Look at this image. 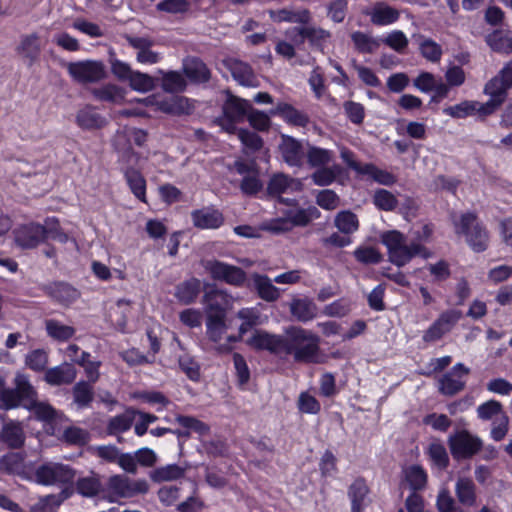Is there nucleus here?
<instances>
[{"mask_svg":"<svg viewBox=\"0 0 512 512\" xmlns=\"http://www.w3.org/2000/svg\"><path fill=\"white\" fill-rule=\"evenodd\" d=\"M375 26H389L400 18V11L384 1L376 2L369 10L364 12Z\"/></svg>","mask_w":512,"mask_h":512,"instance_id":"obj_18","label":"nucleus"},{"mask_svg":"<svg viewBox=\"0 0 512 512\" xmlns=\"http://www.w3.org/2000/svg\"><path fill=\"white\" fill-rule=\"evenodd\" d=\"M436 507L439 512H464L456 503L447 488H441L436 498Z\"/></svg>","mask_w":512,"mask_h":512,"instance_id":"obj_60","label":"nucleus"},{"mask_svg":"<svg viewBox=\"0 0 512 512\" xmlns=\"http://www.w3.org/2000/svg\"><path fill=\"white\" fill-rule=\"evenodd\" d=\"M290 312L300 322H308L317 315V306L309 298H295L291 301Z\"/></svg>","mask_w":512,"mask_h":512,"instance_id":"obj_32","label":"nucleus"},{"mask_svg":"<svg viewBox=\"0 0 512 512\" xmlns=\"http://www.w3.org/2000/svg\"><path fill=\"white\" fill-rule=\"evenodd\" d=\"M95 99L103 102L120 104L124 101L125 91L115 84H105L101 87L91 89Z\"/></svg>","mask_w":512,"mask_h":512,"instance_id":"obj_39","label":"nucleus"},{"mask_svg":"<svg viewBox=\"0 0 512 512\" xmlns=\"http://www.w3.org/2000/svg\"><path fill=\"white\" fill-rule=\"evenodd\" d=\"M461 317L457 310H447L441 313L438 318L424 331L422 340L426 344L439 341L449 333Z\"/></svg>","mask_w":512,"mask_h":512,"instance_id":"obj_12","label":"nucleus"},{"mask_svg":"<svg viewBox=\"0 0 512 512\" xmlns=\"http://www.w3.org/2000/svg\"><path fill=\"white\" fill-rule=\"evenodd\" d=\"M478 101L465 100L443 109V113L455 119H462L476 114Z\"/></svg>","mask_w":512,"mask_h":512,"instance_id":"obj_50","label":"nucleus"},{"mask_svg":"<svg viewBox=\"0 0 512 512\" xmlns=\"http://www.w3.org/2000/svg\"><path fill=\"white\" fill-rule=\"evenodd\" d=\"M469 369L462 363L455 364L450 371L438 379V391L445 396H453L465 387V377Z\"/></svg>","mask_w":512,"mask_h":512,"instance_id":"obj_13","label":"nucleus"},{"mask_svg":"<svg viewBox=\"0 0 512 512\" xmlns=\"http://www.w3.org/2000/svg\"><path fill=\"white\" fill-rule=\"evenodd\" d=\"M40 37L36 33L22 36L17 47L18 53L26 60L28 64L33 65L41 53Z\"/></svg>","mask_w":512,"mask_h":512,"instance_id":"obj_27","label":"nucleus"},{"mask_svg":"<svg viewBox=\"0 0 512 512\" xmlns=\"http://www.w3.org/2000/svg\"><path fill=\"white\" fill-rule=\"evenodd\" d=\"M373 204L381 211H393L399 202L392 192L386 189H377L373 195Z\"/></svg>","mask_w":512,"mask_h":512,"instance_id":"obj_53","label":"nucleus"},{"mask_svg":"<svg viewBox=\"0 0 512 512\" xmlns=\"http://www.w3.org/2000/svg\"><path fill=\"white\" fill-rule=\"evenodd\" d=\"M295 31L304 39H307L311 46L324 51L331 39V33L320 27H301L294 28Z\"/></svg>","mask_w":512,"mask_h":512,"instance_id":"obj_30","label":"nucleus"},{"mask_svg":"<svg viewBox=\"0 0 512 512\" xmlns=\"http://www.w3.org/2000/svg\"><path fill=\"white\" fill-rule=\"evenodd\" d=\"M77 376L73 364L63 362L62 364L46 370L44 380L52 386H60L72 383Z\"/></svg>","mask_w":512,"mask_h":512,"instance_id":"obj_23","label":"nucleus"},{"mask_svg":"<svg viewBox=\"0 0 512 512\" xmlns=\"http://www.w3.org/2000/svg\"><path fill=\"white\" fill-rule=\"evenodd\" d=\"M320 338L301 327H291L284 336L282 355H292L295 362L320 363Z\"/></svg>","mask_w":512,"mask_h":512,"instance_id":"obj_1","label":"nucleus"},{"mask_svg":"<svg viewBox=\"0 0 512 512\" xmlns=\"http://www.w3.org/2000/svg\"><path fill=\"white\" fill-rule=\"evenodd\" d=\"M24 457L21 453L10 452L0 459V470L8 474L20 475L24 473Z\"/></svg>","mask_w":512,"mask_h":512,"instance_id":"obj_44","label":"nucleus"},{"mask_svg":"<svg viewBox=\"0 0 512 512\" xmlns=\"http://www.w3.org/2000/svg\"><path fill=\"white\" fill-rule=\"evenodd\" d=\"M128 44L137 50L136 60L140 64L153 65L160 61L161 55L153 51V42L147 37L127 36Z\"/></svg>","mask_w":512,"mask_h":512,"instance_id":"obj_21","label":"nucleus"},{"mask_svg":"<svg viewBox=\"0 0 512 512\" xmlns=\"http://www.w3.org/2000/svg\"><path fill=\"white\" fill-rule=\"evenodd\" d=\"M350 37L354 49L361 54H373L381 45L380 39L362 31H354Z\"/></svg>","mask_w":512,"mask_h":512,"instance_id":"obj_38","label":"nucleus"},{"mask_svg":"<svg viewBox=\"0 0 512 512\" xmlns=\"http://www.w3.org/2000/svg\"><path fill=\"white\" fill-rule=\"evenodd\" d=\"M77 125L85 130L100 129L107 123L106 119L92 106H85L76 115Z\"/></svg>","mask_w":512,"mask_h":512,"instance_id":"obj_33","label":"nucleus"},{"mask_svg":"<svg viewBox=\"0 0 512 512\" xmlns=\"http://www.w3.org/2000/svg\"><path fill=\"white\" fill-rule=\"evenodd\" d=\"M46 291L51 298L64 305L71 304L80 295L76 288L63 282L49 285Z\"/></svg>","mask_w":512,"mask_h":512,"instance_id":"obj_36","label":"nucleus"},{"mask_svg":"<svg viewBox=\"0 0 512 512\" xmlns=\"http://www.w3.org/2000/svg\"><path fill=\"white\" fill-rule=\"evenodd\" d=\"M193 225L198 229H218L224 223L222 212L212 206L203 207L191 212Z\"/></svg>","mask_w":512,"mask_h":512,"instance_id":"obj_20","label":"nucleus"},{"mask_svg":"<svg viewBox=\"0 0 512 512\" xmlns=\"http://www.w3.org/2000/svg\"><path fill=\"white\" fill-rule=\"evenodd\" d=\"M381 242L387 249L390 263L397 267L408 264L415 256L428 258L430 252L419 242L407 243L406 236L398 230H389L381 234Z\"/></svg>","mask_w":512,"mask_h":512,"instance_id":"obj_2","label":"nucleus"},{"mask_svg":"<svg viewBox=\"0 0 512 512\" xmlns=\"http://www.w3.org/2000/svg\"><path fill=\"white\" fill-rule=\"evenodd\" d=\"M405 480L414 492L423 490L427 485V473L419 465H411L404 470Z\"/></svg>","mask_w":512,"mask_h":512,"instance_id":"obj_43","label":"nucleus"},{"mask_svg":"<svg viewBox=\"0 0 512 512\" xmlns=\"http://www.w3.org/2000/svg\"><path fill=\"white\" fill-rule=\"evenodd\" d=\"M448 445L454 459H468L477 454L482 448L479 437L467 430H459L448 438Z\"/></svg>","mask_w":512,"mask_h":512,"instance_id":"obj_10","label":"nucleus"},{"mask_svg":"<svg viewBox=\"0 0 512 512\" xmlns=\"http://www.w3.org/2000/svg\"><path fill=\"white\" fill-rule=\"evenodd\" d=\"M334 225L340 232L344 234H352L358 230L359 221L356 214L350 210H343L335 216Z\"/></svg>","mask_w":512,"mask_h":512,"instance_id":"obj_45","label":"nucleus"},{"mask_svg":"<svg viewBox=\"0 0 512 512\" xmlns=\"http://www.w3.org/2000/svg\"><path fill=\"white\" fill-rule=\"evenodd\" d=\"M510 88L511 87L504 82V79L497 74L485 84L483 92L485 95L496 100H501V103H503Z\"/></svg>","mask_w":512,"mask_h":512,"instance_id":"obj_46","label":"nucleus"},{"mask_svg":"<svg viewBox=\"0 0 512 512\" xmlns=\"http://www.w3.org/2000/svg\"><path fill=\"white\" fill-rule=\"evenodd\" d=\"M69 75L78 83H96L105 78V67L100 61L85 60L67 64Z\"/></svg>","mask_w":512,"mask_h":512,"instance_id":"obj_11","label":"nucleus"},{"mask_svg":"<svg viewBox=\"0 0 512 512\" xmlns=\"http://www.w3.org/2000/svg\"><path fill=\"white\" fill-rule=\"evenodd\" d=\"M183 70L187 78L195 83L207 82L210 78V71L206 64L195 57L184 60Z\"/></svg>","mask_w":512,"mask_h":512,"instance_id":"obj_34","label":"nucleus"},{"mask_svg":"<svg viewBox=\"0 0 512 512\" xmlns=\"http://www.w3.org/2000/svg\"><path fill=\"white\" fill-rule=\"evenodd\" d=\"M73 398L78 407H88L94 398L92 384L85 381L77 382L73 387Z\"/></svg>","mask_w":512,"mask_h":512,"instance_id":"obj_51","label":"nucleus"},{"mask_svg":"<svg viewBox=\"0 0 512 512\" xmlns=\"http://www.w3.org/2000/svg\"><path fill=\"white\" fill-rule=\"evenodd\" d=\"M43 228L45 230V240L51 238L60 243H66L69 239L68 235L60 227L58 219L55 217H47L44 220Z\"/></svg>","mask_w":512,"mask_h":512,"instance_id":"obj_61","label":"nucleus"},{"mask_svg":"<svg viewBox=\"0 0 512 512\" xmlns=\"http://www.w3.org/2000/svg\"><path fill=\"white\" fill-rule=\"evenodd\" d=\"M360 175H367L381 185L391 186L396 183V177L392 173L382 170L372 163L364 164Z\"/></svg>","mask_w":512,"mask_h":512,"instance_id":"obj_48","label":"nucleus"},{"mask_svg":"<svg viewBox=\"0 0 512 512\" xmlns=\"http://www.w3.org/2000/svg\"><path fill=\"white\" fill-rule=\"evenodd\" d=\"M201 289V282L197 278H190L178 284L175 288V297L182 304L193 303L198 297Z\"/></svg>","mask_w":512,"mask_h":512,"instance_id":"obj_37","label":"nucleus"},{"mask_svg":"<svg viewBox=\"0 0 512 512\" xmlns=\"http://www.w3.org/2000/svg\"><path fill=\"white\" fill-rule=\"evenodd\" d=\"M101 490V482L97 475L79 478L76 482V491L83 497L92 498Z\"/></svg>","mask_w":512,"mask_h":512,"instance_id":"obj_49","label":"nucleus"},{"mask_svg":"<svg viewBox=\"0 0 512 512\" xmlns=\"http://www.w3.org/2000/svg\"><path fill=\"white\" fill-rule=\"evenodd\" d=\"M136 410L127 409L123 414L110 418L107 431L110 435H116L128 431L134 421Z\"/></svg>","mask_w":512,"mask_h":512,"instance_id":"obj_41","label":"nucleus"},{"mask_svg":"<svg viewBox=\"0 0 512 512\" xmlns=\"http://www.w3.org/2000/svg\"><path fill=\"white\" fill-rule=\"evenodd\" d=\"M63 502V498L50 494L41 497L39 501L30 507L31 512H54Z\"/></svg>","mask_w":512,"mask_h":512,"instance_id":"obj_64","label":"nucleus"},{"mask_svg":"<svg viewBox=\"0 0 512 512\" xmlns=\"http://www.w3.org/2000/svg\"><path fill=\"white\" fill-rule=\"evenodd\" d=\"M455 495L458 502L467 507H473L477 501L476 485L472 478L459 476L455 483Z\"/></svg>","mask_w":512,"mask_h":512,"instance_id":"obj_25","label":"nucleus"},{"mask_svg":"<svg viewBox=\"0 0 512 512\" xmlns=\"http://www.w3.org/2000/svg\"><path fill=\"white\" fill-rule=\"evenodd\" d=\"M270 114L280 116L285 122L293 126L304 127L309 122V117L305 113L287 103L277 104L270 111Z\"/></svg>","mask_w":512,"mask_h":512,"instance_id":"obj_28","label":"nucleus"},{"mask_svg":"<svg viewBox=\"0 0 512 512\" xmlns=\"http://www.w3.org/2000/svg\"><path fill=\"white\" fill-rule=\"evenodd\" d=\"M226 66L231 72L232 77L240 85L246 87H258L259 80L252 68L245 62L237 59H228Z\"/></svg>","mask_w":512,"mask_h":512,"instance_id":"obj_22","label":"nucleus"},{"mask_svg":"<svg viewBox=\"0 0 512 512\" xmlns=\"http://www.w3.org/2000/svg\"><path fill=\"white\" fill-rule=\"evenodd\" d=\"M318 216L319 212L315 207L307 209L290 208L284 211L280 217L263 221L260 228L272 234H281L292 230L296 226H306Z\"/></svg>","mask_w":512,"mask_h":512,"instance_id":"obj_3","label":"nucleus"},{"mask_svg":"<svg viewBox=\"0 0 512 512\" xmlns=\"http://www.w3.org/2000/svg\"><path fill=\"white\" fill-rule=\"evenodd\" d=\"M202 266L211 278L235 287H242L245 284L246 272L238 267L216 259L202 261Z\"/></svg>","mask_w":512,"mask_h":512,"instance_id":"obj_9","label":"nucleus"},{"mask_svg":"<svg viewBox=\"0 0 512 512\" xmlns=\"http://www.w3.org/2000/svg\"><path fill=\"white\" fill-rule=\"evenodd\" d=\"M187 469V465L167 464L155 468L150 472L149 476L155 483L176 481L184 477Z\"/></svg>","mask_w":512,"mask_h":512,"instance_id":"obj_29","label":"nucleus"},{"mask_svg":"<svg viewBox=\"0 0 512 512\" xmlns=\"http://www.w3.org/2000/svg\"><path fill=\"white\" fill-rule=\"evenodd\" d=\"M251 277L254 289L261 299L267 302H274L280 297L279 289L268 276L254 273Z\"/></svg>","mask_w":512,"mask_h":512,"instance_id":"obj_31","label":"nucleus"},{"mask_svg":"<svg viewBox=\"0 0 512 512\" xmlns=\"http://www.w3.org/2000/svg\"><path fill=\"white\" fill-rule=\"evenodd\" d=\"M175 421L189 433L194 431L204 435L209 431V427L204 422L192 416L177 415Z\"/></svg>","mask_w":512,"mask_h":512,"instance_id":"obj_63","label":"nucleus"},{"mask_svg":"<svg viewBox=\"0 0 512 512\" xmlns=\"http://www.w3.org/2000/svg\"><path fill=\"white\" fill-rule=\"evenodd\" d=\"M138 158L139 155L133 149L128 148L121 154L119 162L124 164L121 171L131 193L141 202L147 203L146 180L138 169L128 165L133 159L134 162H137Z\"/></svg>","mask_w":512,"mask_h":512,"instance_id":"obj_7","label":"nucleus"},{"mask_svg":"<svg viewBox=\"0 0 512 512\" xmlns=\"http://www.w3.org/2000/svg\"><path fill=\"white\" fill-rule=\"evenodd\" d=\"M369 489L362 478L354 480L348 488V497L351 501V506H364V500L368 495Z\"/></svg>","mask_w":512,"mask_h":512,"instance_id":"obj_58","label":"nucleus"},{"mask_svg":"<svg viewBox=\"0 0 512 512\" xmlns=\"http://www.w3.org/2000/svg\"><path fill=\"white\" fill-rule=\"evenodd\" d=\"M455 230L458 234L466 237L468 245L475 252H482L487 249L489 234L485 227L478 221L476 214L466 212L455 222Z\"/></svg>","mask_w":512,"mask_h":512,"instance_id":"obj_5","label":"nucleus"},{"mask_svg":"<svg viewBox=\"0 0 512 512\" xmlns=\"http://www.w3.org/2000/svg\"><path fill=\"white\" fill-rule=\"evenodd\" d=\"M339 171L340 169L336 165L332 167H319L311 175V179L315 185L328 186L335 181Z\"/></svg>","mask_w":512,"mask_h":512,"instance_id":"obj_62","label":"nucleus"},{"mask_svg":"<svg viewBox=\"0 0 512 512\" xmlns=\"http://www.w3.org/2000/svg\"><path fill=\"white\" fill-rule=\"evenodd\" d=\"M15 391L18 392L20 401L30 404L37 399V391L30 383L29 377L23 373H17L14 379Z\"/></svg>","mask_w":512,"mask_h":512,"instance_id":"obj_42","label":"nucleus"},{"mask_svg":"<svg viewBox=\"0 0 512 512\" xmlns=\"http://www.w3.org/2000/svg\"><path fill=\"white\" fill-rule=\"evenodd\" d=\"M279 150L284 162L291 167H301L306 151L300 141L292 136L282 135Z\"/></svg>","mask_w":512,"mask_h":512,"instance_id":"obj_17","label":"nucleus"},{"mask_svg":"<svg viewBox=\"0 0 512 512\" xmlns=\"http://www.w3.org/2000/svg\"><path fill=\"white\" fill-rule=\"evenodd\" d=\"M156 108L170 115H189L194 110V105L186 97L174 96L156 102Z\"/></svg>","mask_w":512,"mask_h":512,"instance_id":"obj_24","label":"nucleus"},{"mask_svg":"<svg viewBox=\"0 0 512 512\" xmlns=\"http://www.w3.org/2000/svg\"><path fill=\"white\" fill-rule=\"evenodd\" d=\"M14 238L17 245L24 249H32L45 241L43 225L30 222L18 226L14 230Z\"/></svg>","mask_w":512,"mask_h":512,"instance_id":"obj_14","label":"nucleus"},{"mask_svg":"<svg viewBox=\"0 0 512 512\" xmlns=\"http://www.w3.org/2000/svg\"><path fill=\"white\" fill-rule=\"evenodd\" d=\"M206 302V315H223L226 318V311L234 305L235 298L226 290L214 289L204 296Z\"/></svg>","mask_w":512,"mask_h":512,"instance_id":"obj_16","label":"nucleus"},{"mask_svg":"<svg viewBox=\"0 0 512 512\" xmlns=\"http://www.w3.org/2000/svg\"><path fill=\"white\" fill-rule=\"evenodd\" d=\"M419 50L421 55L430 62H439L442 56L441 46L430 38L419 36Z\"/></svg>","mask_w":512,"mask_h":512,"instance_id":"obj_55","label":"nucleus"},{"mask_svg":"<svg viewBox=\"0 0 512 512\" xmlns=\"http://www.w3.org/2000/svg\"><path fill=\"white\" fill-rule=\"evenodd\" d=\"M23 406L31 411L35 418L40 421L51 422L56 418V410L46 402L35 399L30 404H23Z\"/></svg>","mask_w":512,"mask_h":512,"instance_id":"obj_52","label":"nucleus"},{"mask_svg":"<svg viewBox=\"0 0 512 512\" xmlns=\"http://www.w3.org/2000/svg\"><path fill=\"white\" fill-rule=\"evenodd\" d=\"M45 328L48 336L58 341H67L75 334V329L72 326L62 324L54 319L47 320Z\"/></svg>","mask_w":512,"mask_h":512,"instance_id":"obj_47","label":"nucleus"},{"mask_svg":"<svg viewBox=\"0 0 512 512\" xmlns=\"http://www.w3.org/2000/svg\"><path fill=\"white\" fill-rule=\"evenodd\" d=\"M246 343L255 350H266L281 356L284 349V336L272 334L265 330H256L247 339Z\"/></svg>","mask_w":512,"mask_h":512,"instance_id":"obj_15","label":"nucleus"},{"mask_svg":"<svg viewBox=\"0 0 512 512\" xmlns=\"http://www.w3.org/2000/svg\"><path fill=\"white\" fill-rule=\"evenodd\" d=\"M48 362L49 356L45 349H34L25 356V365L35 372L44 371Z\"/></svg>","mask_w":512,"mask_h":512,"instance_id":"obj_54","label":"nucleus"},{"mask_svg":"<svg viewBox=\"0 0 512 512\" xmlns=\"http://www.w3.org/2000/svg\"><path fill=\"white\" fill-rule=\"evenodd\" d=\"M75 470L66 464L59 462H46L35 470V480L44 486L67 484L75 478Z\"/></svg>","mask_w":512,"mask_h":512,"instance_id":"obj_8","label":"nucleus"},{"mask_svg":"<svg viewBox=\"0 0 512 512\" xmlns=\"http://www.w3.org/2000/svg\"><path fill=\"white\" fill-rule=\"evenodd\" d=\"M148 491L149 484L145 479L133 480L121 474L110 476L105 487L107 499L111 503L146 494Z\"/></svg>","mask_w":512,"mask_h":512,"instance_id":"obj_4","label":"nucleus"},{"mask_svg":"<svg viewBox=\"0 0 512 512\" xmlns=\"http://www.w3.org/2000/svg\"><path fill=\"white\" fill-rule=\"evenodd\" d=\"M487 45L497 53H512V31L495 30L485 37Z\"/></svg>","mask_w":512,"mask_h":512,"instance_id":"obj_35","label":"nucleus"},{"mask_svg":"<svg viewBox=\"0 0 512 512\" xmlns=\"http://www.w3.org/2000/svg\"><path fill=\"white\" fill-rule=\"evenodd\" d=\"M251 109V103L247 100L229 96L222 107V115L215 122L227 133L234 134L237 131L236 124L242 122Z\"/></svg>","mask_w":512,"mask_h":512,"instance_id":"obj_6","label":"nucleus"},{"mask_svg":"<svg viewBox=\"0 0 512 512\" xmlns=\"http://www.w3.org/2000/svg\"><path fill=\"white\" fill-rule=\"evenodd\" d=\"M332 156V151L315 146L310 147L305 155L312 167H324L332 160Z\"/></svg>","mask_w":512,"mask_h":512,"instance_id":"obj_59","label":"nucleus"},{"mask_svg":"<svg viewBox=\"0 0 512 512\" xmlns=\"http://www.w3.org/2000/svg\"><path fill=\"white\" fill-rule=\"evenodd\" d=\"M2 441L11 449L21 448L25 443V433L22 424L18 421H8L1 430Z\"/></svg>","mask_w":512,"mask_h":512,"instance_id":"obj_26","label":"nucleus"},{"mask_svg":"<svg viewBox=\"0 0 512 512\" xmlns=\"http://www.w3.org/2000/svg\"><path fill=\"white\" fill-rule=\"evenodd\" d=\"M300 187L301 184L299 181H296L285 174H276L270 179L267 190L270 195L278 196L289 190H298Z\"/></svg>","mask_w":512,"mask_h":512,"instance_id":"obj_40","label":"nucleus"},{"mask_svg":"<svg viewBox=\"0 0 512 512\" xmlns=\"http://www.w3.org/2000/svg\"><path fill=\"white\" fill-rule=\"evenodd\" d=\"M161 87L168 93L182 92L186 88V80L179 72L170 71L163 75Z\"/></svg>","mask_w":512,"mask_h":512,"instance_id":"obj_56","label":"nucleus"},{"mask_svg":"<svg viewBox=\"0 0 512 512\" xmlns=\"http://www.w3.org/2000/svg\"><path fill=\"white\" fill-rule=\"evenodd\" d=\"M128 82L132 90L140 93L149 92L155 87L154 78L140 71H134Z\"/></svg>","mask_w":512,"mask_h":512,"instance_id":"obj_57","label":"nucleus"},{"mask_svg":"<svg viewBox=\"0 0 512 512\" xmlns=\"http://www.w3.org/2000/svg\"><path fill=\"white\" fill-rule=\"evenodd\" d=\"M227 330L226 318L223 315H206V335L219 353H225L220 346L225 344L230 336Z\"/></svg>","mask_w":512,"mask_h":512,"instance_id":"obj_19","label":"nucleus"}]
</instances>
